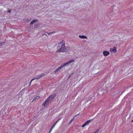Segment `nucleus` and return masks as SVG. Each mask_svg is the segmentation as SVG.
<instances>
[{
    "label": "nucleus",
    "mask_w": 133,
    "mask_h": 133,
    "mask_svg": "<svg viewBox=\"0 0 133 133\" xmlns=\"http://www.w3.org/2000/svg\"><path fill=\"white\" fill-rule=\"evenodd\" d=\"M34 80V79H33L30 82V84H31V82L33 80Z\"/></svg>",
    "instance_id": "nucleus-22"
},
{
    "label": "nucleus",
    "mask_w": 133,
    "mask_h": 133,
    "mask_svg": "<svg viewBox=\"0 0 133 133\" xmlns=\"http://www.w3.org/2000/svg\"><path fill=\"white\" fill-rule=\"evenodd\" d=\"M38 21V20L37 19H35L33 20L30 23V24L31 25L33 24H34L36 22Z\"/></svg>",
    "instance_id": "nucleus-9"
},
{
    "label": "nucleus",
    "mask_w": 133,
    "mask_h": 133,
    "mask_svg": "<svg viewBox=\"0 0 133 133\" xmlns=\"http://www.w3.org/2000/svg\"><path fill=\"white\" fill-rule=\"evenodd\" d=\"M40 97L39 96H37L36 97H35L33 99V100L32 101V102H33L34 101H35L36 99H38Z\"/></svg>",
    "instance_id": "nucleus-11"
},
{
    "label": "nucleus",
    "mask_w": 133,
    "mask_h": 133,
    "mask_svg": "<svg viewBox=\"0 0 133 133\" xmlns=\"http://www.w3.org/2000/svg\"><path fill=\"white\" fill-rule=\"evenodd\" d=\"M29 20L28 19H26V22H29Z\"/></svg>",
    "instance_id": "nucleus-23"
},
{
    "label": "nucleus",
    "mask_w": 133,
    "mask_h": 133,
    "mask_svg": "<svg viewBox=\"0 0 133 133\" xmlns=\"http://www.w3.org/2000/svg\"><path fill=\"white\" fill-rule=\"evenodd\" d=\"M117 48L116 47H114L113 48H110V51L111 52H113L114 53H115L116 52Z\"/></svg>",
    "instance_id": "nucleus-7"
},
{
    "label": "nucleus",
    "mask_w": 133,
    "mask_h": 133,
    "mask_svg": "<svg viewBox=\"0 0 133 133\" xmlns=\"http://www.w3.org/2000/svg\"><path fill=\"white\" fill-rule=\"evenodd\" d=\"M109 54V52L107 51H104L103 52V54L104 56H106Z\"/></svg>",
    "instance_id": "nucleus-8"
},
{
    "label": "nucleus",
    "mask_w": 133,
    "mask_h": 133,
    "mask_svg": "<svg viewBox=\"0 0 133 133\" xmlns=\"http://www.w3.org/2000/svg\"><path fill=\"white\" fill-rule=\"evenodd\" d=\"M45 74H43L41 75H39V76H40V78L44 77L45 76Z\"/></svg>",
    "instance_id": "nucleus-15"
},
{
    "label": "nucleus",
    "mask_w": 133,
    "mask_h": 133,
    "mask_svg": "<svg viewBox=\"0 0 133 133\" xmlns=\"http://www.w3.org/2000/svg\"><path fill=\"white\" fill-rule=\"evenodd\" d=\"M56 94H52L47 98V100H48L50 102L54 99V98L56 97Z\"/></svg>",
    "instance_id": "nucleus-3"
},
{
    "label": "nucleus",
    "mask_w": 133,
    "mask_h": 133,
    "mask_svg": "<svg viewBox=\"0 0 133 133\" xmlns=\"http://www.w3.org/2000/svg\"><path fill=\"white\" fill-rule=\"evenodd\" d=\"M62 42H63V43L62 44V47L59 49L57 50V51L58 52H63L68 51L69 49L68 48V49L67 50V48L65 47V43L64 41L63 40H62Z\"/></svg>",
    "instance_id": "nucleus-2"
},
{
    "label": "nucleus",
    "mask_w": 133,
    "mask_h": 133,
    "mask_svg": "<svg viewBox=\"0 0 133 133\" xmlns=\"http://www.w3.org/2000/svg\"><path fill=\"white\" fill-rule=\"evenodd\" d=\"M49 102H50L48 100H47V99H46V101L43 103L42 104V105L44 107H45L48 104Z\"/></svg>",
    "instance_id": "nucleus-5"
},
{
    "label": "nucleus",
    "mask_w": 133,
    "mask_h": 133,
    "mask_svg": "<svg viewBox=\"0 0 133 133\" xmlns=\"http://www.w3.org/2000/svg\"><path fill=\"white\" fill-rule=\"evenodd\" d=\"M40 76H39V75H38L37 76L35 77V78H34V79H39L40 78Z\"/></svg>",
    "instance_id": "nucleus-12"
},
{
    "label": "nucleus",
    "mask_w": 133,
    "mask_h": 133,
    "mask_svg": "<svg viewBox=\"0 0 133 133\" xmlns=\"http://www.w3.org/2000/svg\"><path fill=\"white\" fill-rule=\"evenodd\" d=\"M38 25L36 23L35 24L34 26L35 28H37L38 27Z\"/></svg>",
    "instance_id": "nucleus-13"
},
{
    "label": "nucleus",
    "mask_w": 133,
    "mask_h": 133,
    "mask_svg": "<svg viewBox=\"0 0 133 133\" xmlns=\"http://www.w3.org/2000/svg\"><path fill=\"white\" fill-rule=\"evenodd\" d=\"M63 42H62H62L60 43H59L58 44V46L57 47V49H59L60 48H61L62 47V44H63Z\"/></svg>",
    "instance_id": "nucleus-6"
},
{
    "label": "nucleus",
    "mask_w": 133,
    "mask_h": 133,
    "mask_svg": "<svg viewBox=\"0 0 133 133\" xmlns=\"http://www.w3.org/2000/svg\"><path fill=\"white\" fill-rule=\"evenodd\" d=\"M74 117L72 119H71V120H70V122H69V124H70L71 123L73 122V121L74 120Z\"/></svg>",
    "instance_id": "nucleus-14"
},
{
    "label": "nucleus",
    "mask_w": 133,
    "mask_h": 133,
    "mask_svg": "<svg viewBox=\"0 0 133 133\" xmlns=\"http://www.w3.org/2000/svg\"><path fill=\"white\" fill-rule=\"evenodd\" d=\"M52 129H53V128H52V127H51V129H50V131H49V133L50 132H51V131L52 130Z\"/></svg>",
    "instance_id": "nucleus-21"
},
{
    "label": "nucleus",
    "mask_w": 133,
    "mask_h": 133,
    "mask_svg": "<svg viewBox=\"0 0 133 133\" xmlns=\"http://www.w3.org/2000/svg\"><path fill=\"white\" fill-rule=\"evenodd\" d=\"M74 60L71 59L65 63L63 64L61 66L57 69L56 70L54 71V73L55 74L57 73L58 72V70L66 66V65L69 64L73 62H74Z\"/></svg>",
    "instance_id": "nucleus-1"
},
{
    "label": "nucleus",
    "mask_w": 133,
    "mask_h": 133,
    "mask_svg": "<svg viewBox=\"0 0 133 133\" xmlns=\"http://www.w3.org/2000/svg\"><path fill=\"white\" fill-rule=\"evenodd\" d=\"M60 119V118L55 123H56V124L58 122V121Z\"/></svg>",
    "instance_id": "nucleus-24"
},
{
    "label": "nucleus",
    "mask_w": 133,
    "mask_h": 133,
    "mask_svg": "<svg viewBox=\"0 0 133 133\" xmlns=\"http://www.w3.org/2000/svg\"><path fill=\"white\" fill-rule=\"evenodd\" d=\"M60 119V118L55 123H56V124L58 122V121Z\"/></svg>",
    "instance_id": "nucleus-25"
},
{
    "label": "nucleus",
    "mask_w": 133,
    "mask_h": 133,
    "mask_svg": "<svg viewBox=\"0 0 133 133\" xmlns=\"http://www.w3.org/2000/svg\"><path fill=\"white\" fill-rule=\"evenodd\" d=\"M99 131V130H96L95 132L94 133H98Z\"/></svg>",
    "instance_id": "nucleus-19"
},
{
    "label": "nucleus",
    "mask_w": 133,
    "mask_h": 133,
    "mask_svg": "<svg viewBox=\"0 0 133 133\" xmlns=\"http://www.w3.org/2000/svg\"><path fill=\"white\" fill-rule=\"evenodd\" d=\"M8 12H9L10 13L11 12V11L10 10H8L7 11Z\"/></svg>",
    "instance_id": "nucleus-20"
},
{
    "label": "nucleus",
    "mask_w": 133,
    "mask_h": 133,
    "mask_svg": "<svg viewBox=\"0 0 133 133\" xmlns=\"http://www.w3.org/2000/svg\"><path fill=\"white\" fill-rule=\"evenodd\" d=\"M93 120V119H91L88 120H87L82 126V127H84L86 125H88L90 123L92 120Z\"/></svg>",
    "instance_id": "nucleus-4"
},
{
    "label": "nucleus",
    "mask_w": 133,
    "mask_h": 133,
    "mask_svg": "<svg viewBox=\"0 0 133 133\" xmlns=\"http://www.w3.org/2000/svg\"><path fill=\"white\" fill-rule=\"evenodd\" d=\"M132 121V122H133V120H132V121Z\"/></svg>",
    "instance_id": "nucleus-27"
},
{
    "label": "nucleus",
    "mask_w": 133,
    "mask_h": 133,
    "mask_svg": "<svg viewBox=\"0 0 133 133\" xmlns=\"http://www.w3.org/2000/svg\"><path fill=\"white\" fill-rule=\"evenodd\" d=\"M44 35H45V36H47V35L46 34H43V36Z\"/></svg>",
    "instance_id": "nucleus-26"
},
{
    "label": "nucleus",
    "mask_w": 133,
    "mask_h": 133,
    "mask_svg": "<svg viewBox=\"0 0 133 133\" xmlns=\"http://www.w3.org/2000/svg\"><path fill=\"white\" fill-rule=\"evenodd\" d=\"M56 123H55L52 127V128H53L56 125Z\"/></svg>",
    "instance_id": "nucleus-18"
},
{
    "label": "nucleus",
    "mask_w": 133,
    "mask_h": 133,
    "mask_svg": "<svg viewBox=\"0 0 133 133\" xmlns=\"http://www.w3.org/2000/svg\"><path fill=\"white\" fill-rule=\"evenodd\" d=\"M4 42H2L1 43H0V45L1 46H2L4 44Z\"/></svg>",
    "instance_id": "nucleus-16"
},
{
    "label": "nucleus",
    "mask_w": 133,
    "mask_h": 133,
    "mask_svg": "<svg viewBox=\"0 0 133 133\" xmlns=\"http://www.w3.org/2000/svg\"><path fill=\"white\" fill-rule=\"evenodd\" d=\"M55 32H49V33L47 32L46 33L48 34L49 35H50V34H51L54 33Z\"/></svg>",
    "instance_id": "nucleus-17"
},
{
    "label": "nucleus",
    "mask_w": 133,
    "mask_h": 133,
    "mask_svg": "<svg viewBox=\"0 0 133 133\" xmlns=\"http://www.w3.org/2000/svg\"><path fill=\"white\" fill-rule=\"evenodd\" d=\"M79 37L81 38H87V37L84 35H79Z\"/></svg>",
    "instance_id": "nucleus-10"
}]
</instances>
